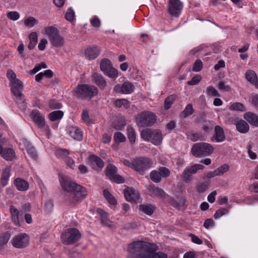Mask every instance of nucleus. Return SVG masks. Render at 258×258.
I'll return each mask as SVG.
<instances>
[{"instance_id":"obj_1","label":"nucleus","mask_w":258,"mask_h":258,"mask_svg":"<svg viewBox=\"0 0 258 258\" xmlns=\"http://www.w3.org/2000/svg\"><path fill=\"white\" fill-rule=\"evenodd\" d=\"M157 250L156 244L144 241H136L128 244V258H167L162 252L155 253Z\"/></svg>"},{"instance_id":"obj_2","label":"nucleus","mask_w":258,"mask_h":258,"mask_svg":"<svg viewBox=\"0 0 258 258\" xmlns=\"http://www.w3.org/2000/svg\"><path fill=\"white\" fill-rule=\"evenodd\" d=\"M98 89L94 85H78L74 89V95L78 99L90 100L97 95Z\"/></svg>"},{"instance_id":"obj_3","label":"nucleus","mask_w":258,"mask_h":258,"mask_svg":"<svg viewBox=\"0 0 258 258\" xmlns=\"http://www.w3.org/2000/svg\"><path fill=\"white\" fill-rule=\"evenodd\" d=\"M191 151L192 155L196 157L207 156L213 153L214 148L209 143L201 142L194 144Z\"/></svg>"},{"instance_id":"obj_4","label":"nucleus","mask_w":258,"mask_h":258,"mask_svg":"<svg viewBox=\"0 0 258 258\" xmlns=\"http://www.w3.org/2000/svg\"><path fill=\"white\" fill-rule=\"evenodd\" d=\"M81 237V234L76 228L67 229L61 235V241L66 245H71L77 242Z\"/></svg>"},{"instance_id":"obj_5","label":"nucleus","mask_w":258,"mask_h":258,"mask_svg":"<svg viewBox=\"0 0 258 258\" xmlns=\"http://www.w3.org/2000/svg\"><path fill=\"white\" fill-rule=\"evenodd\" d=\"M153 164L151 159L145 156L134 158V170L143 175L145 171L149 169Z\"/></svg>"},{"instance_id":"obj_6","label":"nucleus","mask_w":258,"mask_h":258,"mask_svg":"<svg viewBox=\"0 0 258 258\" xmlns=\"http://www.w3.org/2000/svg\"><path fill=\"white\" fill-rule=\"evenodd\" d=\"M156 121V116L153 112L144 111L139 114L136 121L140 127H146L153 125Z\"/></svg>"},{"instance_id":"obj_7","label":"nucleus","mask_w":258,"mask_h":258,"mask_svg":"<svg viewBox=\"0 0 258 258\" xmlns=\"http://www.w3.org/2000/svg\"><path fill=\"white\" fill-rule=\"evenodd\" d=\"M45 33L49 36L52 45L60 47L64 43L63 38L59 35L58 30L54 27H48L45 28Z\"/></svg>"},{"instance_id":"obj_8","label":"nucleus","mask_w":258,"mask_h":258,"mask_svg":"<svg viewBox=\"0 0 258 258\" xmlns=\"http://www.w3.org/2000/svg\"><path fill=\"white\" fill-rule=\"evenodd\" d=\"M141 135L145 140L150 141L155 145L161 144L162 140L160 130H142Z\"/></svg>"},{"instance_id":"obj_9","label":"nucleus","mask_w":258,"mask_h":258,"mask_svg":"<svg viewBox=\"0 0 258 258\" xmlns=\"http://www.w3.org/2000/svg\"><path fill=\"white\" fill-rule=\"evenodd\" d=\"M22 89L23 85L19 87H12L11 90L16 104L21 110L25 111L27 108V103L24 95L21 92Z\"/></svg>"},{"instance_id":"obj_10","label":"nucleus","mask_w":258,"mask_h":258,"mask_svg":"<svg viewBox=\"0 0 258 258\" xmlns=\"http://www.w3.org/2000/svg\"><path fill=\"white\" fill-rule=\"evenodd\" d=\"M100 68L104 74L109 78L116 79L118 77V71L112 67L111 61L108 58H103L100 62Z\"/></svg>"},{"instance_id":"obj_11","label":"nucleus","mask_w":258,"mask_h":258,"mask_svg":"<svg viewBox=\"0 0 258 258\" xmlns=\"http://www.w3.org/2000/svg\"><path fill=\"white\" fill-rule=\"evenodd\" d=\"M77 187L73 193H69L66 195V200L71 203H75L84 199L87 196L88 192L85 187L80 185Z\"/></svg>"},{"instance_id":"obj_12","label":"nucleus","mask_w":258,"mask_h":258,"mask_svg":"<svg viewBox=\"0 0 258 258\" xmlns=\"http://www.w3.org/2000/svg\"><path fill=\"white\" fill-rule=\"evenodd\" d=\"M29 243L28 235L26 233H20L16 235L12 239V245L17 248H24Z\"/></svg>"},{"instance_id":"obj_13","label":"nucleus","mask_w":258,"mask_h":258,"mask_svg":"<svg viewBox=\"0 0 258 258\" xmlns=\"http://www.w3.org/2000/svg\"><path fill=\"white\" fill-rule=\"evenodd\" d=\"M134 90V84L129 81H125L121 85L117 84L113 87V90L116 93L122 94H130Z\"/></svg>"},{"instance_id":"obj_14","label":"nucleus","mask_w":258,"mask_h":258,"mask_svg":"<svg viewBox=\"0 0 258 258\" xmlns=\"http://www.w3.org/2000/svg\"><path fill=\"white\" fill-rule=\"evenodd\" d=\"M183 5L179 0H169V12L172 16L178 17Z\"/></svg>"},{"instance_id":"obj_15","label":"nucleus","mask_w":258,"mask_h":258,"mask_svg":"<svg viewBox=\"0 0 258 258\" xmlns=\"http://www.w3.org/2000/svg\"><path fill=\"white\" fill-rule=\"evenodd\" d=\"M92 82L95 84L101 90H104L107 86V83L103 76L98 73H94L91 76Z\"/></svg>"},{"instance_id":"obj_16","label":"nucleus","mask_w":258,"mask_h":258,"mask_svg":"<svg viewBox=\"0 0 258 258\" xmlns=\"http://www.w3.org/2000/svg\"><path fill=\"white\" fill-rule=\"evenodd\" d=\"M30 116L34 122L37 124L39 127H43L44 126V117L38 110H33L30 114Z\"/></svg>"},{"instance_id":"obj_17","label":"nucleus","mask_w":258,"mask_h":258,"mask_svg":"<svg viewBox=\"0 0 258 258\" xmlns=\"http://www.w3.org/2000/svg\"><path fill=\"white\" fill-rule=\"evenodd\" d=\"M89 160L92 167L96 170H101L104 166L103 161L98 156L92 155L89 156Z\"/></svg>"},{"instance_id":"obj_18","label":"nucleus","mask_w":258,"mask_h":258,"mask_svg":"<svg viewBox=\"0 0 258 258\" xmlns=\"http://www.w3.org/2000/svg\"><path fill=\"white\" fill-rule=\"evenodd\" d=\"M60 184L62 188L70 193H73L77 188V186L79 185L66 178L61 179Z\"/></svg>"},{"instance_id":"obj_19","label":"nucleus","mask_w":258,"mask_h":258,"mask_svg":"<svg viewBox=\"0 0 258 258\" xmlns=\"http://www.w3.org/2000/svg\"><path fill=\"white\" fill-rule=\"evenodd\" d=\"M84 54L88 59H94L99 55L100 50L96 46H89L85 49Z\"/></svg>"},{"instance_id":"obj_20","label":"nucleus","mask_w":258,"mask_h":258,"mask_svg":"<svg viewBox=\"0 0 258 258\" xmlns=\"http://www.w3.org/2000/svg\"><path fill=\"white\" fill-rule=\"evenodd\" d=\"M124 196L127 201L137 202L139 198V194L133 188L127 187L124 190Z\"/></svg>"},{"instance_id":"obj_21","label":"nucleus","mask_w":258,"mask_h":258,"mask_svg":"<svg viewBox=\"0 0 258 258\" xmlns=\"http://www.w3.org/2000/svg\"><path fill=\"white\" fill-rule=\"evenodd\" d=\"M7 77L11 81V87H19L23 85L22 82L16 78V75L13 70L9 69L7 71Z\"/></svg>"},{"instance_id":"obj_22","label":"nucleus","mask_w":258,"mask_h":258,"mask_svg":"<svg viewBox=\"0 0 258 258\" xmlns=\"http://www.w3.org/2000/svg\"><path fill=\"white\" fill-rule=\"evenodd\" d=\"M14 184L17 189L21 191H26L29 189V184L22 178H17L14 180Z\"/></svg>"},{"instance_id":"obj_23","label":"nucleus","mask_w":258,"mask_h":258,"mask_svg":"<svg viewBox=\"0 0 258 258\" xmlns=\"http://www.w3.org/2000/svg\"><path fill=\"white\" fill-rule=\"evenodd\" d=\"M244 118L251 125L258 127V115L252 112H247L243 116Z\"/></svg>"},{"instance_id":"obj_24","label":"nucleus","mask_w":258,"mask_h":258,"mask_svg":"<svg viewBox=\"0 0 258 258\" xmlns=\"http://www.w3.org/2000/svg\"><path fill=\"white\" fill-rule=\"evenodd\" d=\"M148 189L153 196L160 199H164L166 197V195L164 190L154 184L150 185Z\"/></svg>"},{"instance_id":"obj_25","label":"nucleus","mask_w":258,"mask_h":258,"mask_svg":"<svg viewBox=\"0 0 258 258\" xmlns=\"http://www.w3.org/2000/svg\"><path fill=\"white\" fill-rule=\"evenodd\" d=\"M0 155L7 161H12L16 158L15 152L11 148H3Z\"/></svg>"},{"instance_id":"obj_26","label":"nucleus","mask_w":258,"mask_h":258,"mask_svg":"<svg viewBox=\"0 0 258 258\" xmlns=\"http://www.w3.org/2000/svg\"><path fill=\"white\" fill-rule=\"evenodd\" d=\"M186 200L184 197H178L177 200L171 199L170 201L171 205L178 209L185 208L186 206Z\"/></svg>"},{"instance_id":"obj_27","label":"nucleus","mask_w":258,"mask_h":258,"mask_svg":"<svg viewBox=\"0 0 258 258\" xmlns=\"http://www.w3.org/2000/svg\"><path fill=\"white\" fill-rule=\"evenodd\" d=\"M97 212L100 215V220L102 224L109 228L111 227L112 222L108 218L107 214L101 209H98Z\"/></svg>"},{"instance_id":"obj_28","label":"nucleus","mask_w":258,"mask_h":258,"mask_svg":"<svg viewBox=\"0 0 258 258\" xmlns=\"http://www.w3.org/2000/svg\"><path fill=\"white\" fill-rule=\"evenodd\" d=\"M187 137L188 139L193 142H196L198 140L204 141L205 140L206 135L205 133L198 131L196 132H192L190 134H187Z\"/></svg>"},{"instance_id":"obj_29","label":"nucleus","mask_w":258,"mask_h":258,"mask_svg":"<svg viewBox=\"0 0 258 258\" xmlns=\"http://www.w3.org/2000/svg\"><path fill=\"white\" fill-rule=\"evenodd\" d=\"M10 211L11 214L12 220L14 223L15 225H17L19 224V214L18 210L13 206H11L10 208Z\"/></svg>"},{"instance_id":"obj_30","label":"nucleus","mask_w":258,"mask_h":258,"mask_svg":"<svg viewBox=\"0 0 258 258\" xmlns=\"http://www.w3.org/2000/svg\"><path fill=\"white\" fill-rule=\"evenodd\" d=\"M245 77L247 81L255 85V82L258 80L256 73L252 70H248L245 74Z\"/></svg>"},{"instance_id":"obj_31","label":"nucleus","mask_w":258,"mask_h":258,"mask_svg":"<svg viewBox=\"0 0 258 258\" xmlns=\"http://www.w3.org/2000/svg\"><path fill=\"white\" fill-rule=\"evenodd\" d=\"M139 210L145 214L151 216L154 211V207L152 205L141 204L139 206Z\"/></svg>"},{"instance_id":"obj_32","label":"nucleus","mask_w":258,"mask_h":258,"mask_svg":"<svg viewBox=\"0 0 258 258\" xmlns=\"http://www.w3.org/2000/svg\"><path fill=\"white\" fill-rule=\"evenodd\" d=\"M11 237V234L9 231L5 232L0 235V250L4 248Z\"/></svg>"},{"instance_id":"obj_33","label":"nucleus","mask_w":258,"mask_h":258,"mask_svg":"<svg viewBox=\"0 0 258 258\" xmlns=\"http://www.w3.org/2000/svg\"><path fill=\"white\" fill-rule=\"evenodd\" d=\"M105 171L106 175L110 179L116 174L117 169L115 165L109 164L106 167Z\"/></svg>"},{"instance_id":"obj_34","label":"nucleus","mask_w":258,"mask_h":258,"mask_svg":"<svg viewBox=\"0 0 258 258\" xmlns=\"http://www.w3.org/2000/svg\"><path fill=\"white\" fill-rule=\"evenodd\" d=\"M68 134L74 140L79 141H81L83 137L81 130H69Z\"/></svg>"},{"instance_id":"obj_35","label":"nucleus","mask_w":258,"mask_h":258,"mask_svg":"<svg viewBox=\"0 0 258 258\" xmlns=\"http://www.w3.org/2000/svg\"><path fill=\"white\" fill-rule=\"evenodd\" d=\"M30 42L28 45V48L30 49H33L36 45L38 41V35L36 32H32L29 35Z\"/></svg>"},{"instance_id":"obj_36","label":"nucleus","mask_w":258,"mask_h":258,"mask_svg":"<svg viewBox=\"0 0 258 258\" xmlns=\"http://www.w3.org/2000/svg\"><path fill=\"white\" fill-rule=\"evenodd\" d=\"M215 134L211 138V140H215L217 142H221L225 139L224 130H215Z\"/></svg>"},{"instance_id":"obj_37","label":"nucleus","mask_w":258,"mask_h":258,"mask_svg":"<svg viewBox=\"0 0 258 258\" xmlns=\"http://www.w3.org/2000/svg\"><path fill=\"white\" fill-rule=\"evenodd\" d=\"M210 186V181L209 180L204 182L199 183L196 186L197 191L200 193H203L207 190Z\"/></svg>"},{"instance_id":"obj_38","label":"nucleus","mask_w":258,"mask_h":258,"mask_svg":"<svg viewBox=\"0 0 258 258\" xmlns=\"http://www.w3.org/2000/svg\"><path fill=\"white\" fill-rule=\"evenodd\" d=\"M126 124V120L123 116H118L114 123V129H121Z\"/></svg>"},{"instance_id":"obj_39","label":"nucleus","mask_w":258,"mask_h":258,"mask_svg":"<svg viewBox=\"0 0 258 258\" xmlns=\"http://www.w3.org/2000/svg\"><path fill=\"white\" fill-rule=\"evenodd\" d=\"M63 115V111L61 110L54 111L49 114V117L51 121H55L61 119Z\"/></svg>"},{"instance_id":"obj_40","label":"nucleus","mask_w":258,"mask_h":258,"mask_svg":"<svg viewBox=\"0 0 258 258\" xmlns=\"http://www.w3.org/2000/svg\"><path fill=\"white\" fill-rule=\"evenodd\" d=\"M103 195L109 204L113 205H116L117 201L115 197L112 196L107 189L103 190Z\"/></svg>"},{"instance_id":"obj_41","label":"nucleus","mask_w":258,"mask_h":258,"mask_svg":"<svg viewBox=\"0 0 258 258\" xmlns=\"http://www.w3.org/2000/svg\"><path fill=\"white\" fill-rule=\"evenodd\" d=\"M128 101L125 99H117L114 102V105L117 108L123 106L124 108L127 109L128 107Z\"/></svg>"},{"instance_id":"obj_42","label":"nucleus","mask_w":258,"mask_h":258,"mask_svg":"<svg viewBox=\"0 0 258 258\" xmlns=\"http://www.w3.org/2000/svg\"><path fill=\"white\" fill-rule=\"evenodd\" d=\"M150 177L153 182L159 183L161 181L162 177L158 170H153L150 172Z\"/></svg>"},{"instance_id":"obj_43","label":"nucleus","mask_w":258,"mask_h":258,"mask_svg":"<svg viewBox=\"0 0 258 258\" xmlns=\"http://www.w3.org/2000/svg\"><path fill=\"white\" fill-rule=\"evenodd\" d=\"M176 99V96L174 95H171L168 96L164 101V108L168 110L171 108L172 104Z\"/></svg>"},{"instance_id":"obj_44","label":"nucleus","mask_w":258,"mask_h":258,"mask_svg":"<svg viewBox=\"0 0 258 258\" xmlns=\"http://www.w3.org/2000/svg\"><path fill=\"white\" fill-rule=\"evenodd\" d=\"M196 172L192 171V166L186 168L183 171L182 174V177L185 181H188L190 180V177L192 174H195Z\"/></svg>"},{"instance_id":"obj_45","label":"nucleus","mask_w":258,"mask_h":258,"mask_svg":"<svg viewBox=\"0 0 258 258\" xmlns=\"http://www.w3.org/2000/svg\"><path fill=\"white\" fill-rule=\"evenodd\" d=\"M70 152L67 149H57L56 150L55 154L57 157L63 158L65 160L68 157Z\"/></svg>"},{"instance_id":"obj_46","label":"nucleus","mask_w":258,"mask_h":258,"mask_svg":"<svg viewBox=\"0 0 258 258\" xmlns=\"http://www.w3.org/2000/svg\"><path fill=\"white\" fill-rule=\"evenodd\" d=\"M9 177V171L7 170H5L3 172L1 178V183L2 184L3 186H5L8 184Z\"/></svg>"},{"instance_id":"obj_47","label":"nucleus","mask_w":258,"mask_h":258,"mask_svg":"<svg viewBox=\"0 0 258 258\" xmlns=\"http://www.w3.org/2000/svg\"><path fill=\"white\" fill-rule=\"evenodd\" d=\"M230 109L232 110L244 111L246 110L244 105L241 103L236 102L232 104L230 106Z\"/></svg>"},{"instance_id":"obj_48","label":"nucleus","mask_w":258,"mask_h":258,"mask_svg":"<svg viewBox=\"0 0 258 258\" xmlns=\"http://www.w3.org/2000/svg\"><path fill=\"white\" fill-rule=\"evenodd\" d=\"M194 112L192 105L191 104H187L185 109L182 112L181 115L184 117H186L191 115Z\"/></svg>"},{"instance_id":"obj_49","label":"nucleus","mask_w":258,"mask_h":258,"mask_svg":"<svg viewBox=\"0 0 258 258\" xmlns=\"http://www.w3.org/2000/svg\"><path fill=\"white\" fill-rule=\"evenodd\" d=\"M236 129H249V126L247 122L243 120L240 119L235 123Z\"/></svg>"},{"instance_id":"obj_50","label":"nucleus","mask_w":258,"mask_h":258,"mask_svg":"<svg viewBox=\"0 0 258 258\" xmlns=\"http://www.w3.org/2000/svg\"><path fill=\"white\" fill-rule=\"evenodd\" d=\"M114 140L116 143L119 144L124 142L126 140L125 136L120 132H116L114 135Z\"/></svg>"},{"instance_id":"obj_51","label":"nucleus","mask_w":258,"mask_h":258,"mask_svg":"<svg viewBox=\"0 0 258 258\" xmlns=\"http://www.w3.org/2000/svg\"><path fill=\"white\" fill-rule=\"evenodd\" d=\"M229 212V210L227 208H220L217 210L214 215L215 219H218L224 215L227 214Z\"/></svg>"},{"instance_id":"obj_52","label":"nucleus","mask_w":258,"mask_h":258,"mask_svg":"<svg viewBox=\"0 0 258 258\" xmlns=\"http://www.w3.org/2000/svg\"><path fill=\"white\" fill-rule=\"evenodd\" d=\"M37 23V20L32 17H30L24 21L25 25L29 28L33 27Z\"/></svg>"},{"instance_id":"obj_53","label":"nucleus","mask_w":258,"mask_h":258,"mask_svg":"<svg viewBox=\"0 0 258 258\" xmlns=\"http://www.w3.org/2000/svg\"><path fill=\"white\" fill-rule=\"evenodd\" d=\"M206 93L208 96H220L219 93L217 90L212 86H209L206 90Z\"/></svg>"},{"instance_id":"obj_54","label":"nucleus","mask_w":258,"mask_h":258,"mask_svg":"<svg viewBox=\"0 0 258 258\" xmlns=\"http://www.w3.org/2000/svg\"><path fill=\"white\" fill-rule=\"evenodd\" d=\"M75 17V13L74 10L71 8H69L66 14V18L67 20L72 22L74 20Z\"/></svg>"},{"instance_id":"obj_55","label":"nucleus","mask_w":258,"mask_h":258,"mask_svg":"<svg viewBox=\"0 0 258 258\" xmlns=\"http://www.w3.org/2000/svg\"><path fill=\"white\" fill-rule=\"evenodd\" d=\"M158 171L160 172L161 177H167L170 174V170L165 167H160L158 168Z\"/></svg>"},{"instance_id":"obj_56","label":"nucleus","mask_w":258,"mask_h":258,"mask_svg":"<svg viewBox=\"0 0 258 258\" xmlns=\"http://www.w3.org/2000/svg\"><path fill=\"white\" fill-rule=\"evenodd\" d=\"M203 68V62L200 59H197L194 64L192 71L198 72L200 71Z\"/></svg>"},{"instance_id":"obj_57","label":"nucleus","mask_w":258,"mask_h":258,"mask_svg":"<svg viewBox=\"0 0 258 258\" xmlns=\"http://www.w3.org/2000/svg\"><path fill=\"white\" fill-rule=\"evenodd\" d=\"M229 170V166L227 164H224L216 169L217 175H220L224 174Z\"/></svg>"},{"instance_id":"obj_58","label":"nucleus","mask_w":258,"mask_h":258,"mask_svg":"<svg viewBox=\"0 0 258 258\" xmlns=\"http://www.w3.org/2000/svg\"><path fill=\"white\" fill-rule=\"evenodd\" d=\"M27 149L28 154L33 158L34 159H36L37 157V152L34 148V147L32 146L29 147Z\"/></svg>"},{"instance_id":"obj_59","label":"nucleus","mask_w":258,"mask_h":258,"mask_svg":"<svg viewBox=\"0 0 258 258\" xmlns=\"http://www.w3.org/2000/svg\"><path fill=\"white\" fill-rule=\"evenodd\" d=\"M201 76L200 75H196L191 80L187 82V84L189 85H195L199 83L201 80Z\"/></svg>"},{"instance_id":"obj_60","label":"nucleus","mask_w":258,"mask_h":258,"mask_svg":"<svg viewBox=\"0 0 258 258\" xmlns=\"http://www.w3.org/2000/svg\"><path fill=\"white\" fill-rule=\"evenodd\" d=\"M8 17L13 21L17 20L19 17V14L17 12L12 11L8 13L7 15Z\"/></svg>"},{"instance_id":"obj_61","label":"nucleus","mask_w":258,"mask_h":258,"mask_svg":"<svg viewBox=\"0 0 258 258\" xmlns=\"http://www.w3.org/2000/svg\"><path fill=\"white\" fill-rule=\"evenodd\" d=\"M49 106L52 109H59L62 107V104L54 100H51L49 102Z\"/></svg>"},{"instance_id":"obj_62","label":"nucleus","mask_w":258,"mask_h":258,"mask_svg":"<svg viewBox=\"0 0 258 258\" xmlns=\"http://www.w3.org/2000/svg\"><path fill=\"white\" fill-rule=\"evenodd\" d=\"M110 179L117 183H122L124 182V179L121 176L117 174Z\"/></svg>"},{"instance_id":"obj_63","label":"nucleus","mask_w":258,"mask_h":258,"mask_svg":"<svg viewBox=\"0 0 258 258\" xmlns=\"http://www.w3.org/2000/svg\"><path fill=\"white\" fill-rule=\"evenodd\" d=\"M128 138L132 144H134L136 141V134L135 130H128Z\"/></svg>"},{"instance_id":"obj_64","label":"nucleus","mask_w":258,"mask_h":258,"mask_svg":"<svg viewBox=\"0 0 258 258\" xmlns=\"http://www.w3.org/2000/svg\"><path fill=\"white\" fill-rule=\"evenodd\" d=\"M219 88L223 91H228L230 90V86L226 85L223 81H221L219 83Z\"/></svg>"}]
</instances>
